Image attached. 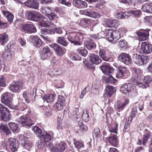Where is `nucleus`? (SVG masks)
<instances>
[{"label":"nucleus","instance_id":"obj_1","mask_svg":"<svg viewBox=\"0 0 152 152\" xmlns=\"http://www.w3.org/2000/svg\"><path fill=\"white\" fill-rule=\"evenodd\" d=\"M152 81V77L149 75L144 77L142 80L141 77L137 76L133 82V83L135 85L142 88H145L148 87L149 84Z\"/></svg>","mask_w":152,"mask_h":152},{"label":"nucleus","instance_id":"obj_2","mask_svg":"<svg viewBox=\"0 0 152 152\" xmlns=\"http://www.w3.org/2000/svg\"><path fill=\"white\" fill-rule=\"evenodd\" d=\"M106 37L113 43H115L120 38V34L117 30L112 29H108L106 31Z\"/></svg>","mask_w":152,"mask_h":152},{"label":"nucleus","instance_id":"obj_3","mask_svg":"<svg viewBox=\"0 0 152 152\" xmlns=\"http://www.w3.org/2000/svg\"><path fill=\"white\" fill-rule=\"evenodd\" d=\"M82 35L80 33H73L68 37V40L74 45H80L82 43L81 42L80 38L82 37Z\"/></svg>","mask_w":152,"mask_h":152},{"label":"nucleus","instance_id":"obj_4","mask_svg":"<svg viewBox=\"0 0 152 152\" xmlns=\"http://www.w3.org/2000/svg\"><path fill=\"white\" fill-rule=\"evenodd\" d=\"M121 92L124 94L129 93L133 94L135 93L137 94V91L134 86L130 83L124 84L122 85L120 88Z\"/></svg>","mask_w":152,"mask_h":152},{"label":"nucleus","instance_id":"obj_5","mask_svg":"<svg viewBox=\"0 0 152 152\" xmlns=\"http://www.w3.org/2000/svg\"><path fill=\"white\" fill-rule=\"evenodd\" d=\"M0 113L2 114L1 118L5 121H8L11 117L10 111L8 109L0 103Z\"/></svg>","mask_w":152,"mask_h":152},{"label":"nucleus","instance_id":"obj_6","mask_svg":"<svg viewBox=\"0 0 152 152\" xmlns=\"http://www.w3.org/2000/svg\"><path fill=\"white\" fill-rule=\"evenodd\" d=\"M133 59L134 63L138 66H141L146 64L148 61L149 59L146 56H141L139 55L134 54Z\"/></svg>","mask_w":152,"mask_h":152},{"label":"nucleus","instance_id":"obj_7","mask_svg":"<svg viewBox=\"0 0 152 152\" xmlns=\"http://www.w3.org/2000/svg\"><path fill=\"white\" fill-rule=\"evenodd\" d=\"M66 145V143L65 142L61 141L54 146L52 144L49 148L51 152H63L65 149Z\"/></svg>","mask_w":152,"mask_h":152},{"label":"nucleus","instance_id":"obj_8","mask_svg":"<svg viewBox=\"0 0 152 152\" xmlns=\"http://www.w3.org/2000/svg\"><path fill=\"white\" fill-rule=\"evenodd\" d=\"M23 84L21 81H13L10 85L9 88L10 91L15 93H19L22 89Z\"/></svg>","mask_w":152,"mask_h":152},{"label":"nucleus","instance_id":"obj_9","mask_svg":"<svg viewBox=\"0 0 152 152\" xmlns=\"http://www.w3.org/2000/svg\"><path fill=\"white\" fill-rule=\"evenodd\" d=\"M17 121L21 124L23 126L30 127L34 124L35 121H33L29 118L25 116H22L17 119Z\"/></svg>","mask_w":152,"mask_h":152},{"label":"nucleus","instance_id":"obj_10","mask_svg":"<svg viewBox=\"0 0 152 152\" xmlns=\"http://www.w3.org/2000/svg\"><path fill=\"white\" fill-rule=\"evenodd\" d=\"M39 137L41 143L44 145L50 148L52 145V143L50 142L51 140V135L48 133H44L42 134Z\"/></svg>","mask_w":152,"mask_h":152},{"label":"nucleus","instance_id":"obj_11","mask_svg":"<svg viewBox=\"0 0 152 152\" xmlns=\"http://www.w3.org/2000/svg\"><path fill=\"white\" fill-rule=\"evenodd\" d=\"M52 53L50 48L48 46L41 48L39 50V55L41 59L44 60L49 58Z\"/></svg>","mask_w":152,"mask_h":152},{"label":"nucleus","instance_id":"obj_12","mask_svg":"<svg viewBox=\"0 0 152 152\" xmlns=\"http://www.w3.org/2000/svg\"><path fill=\"white\" fill-rule=\"evenodd\" d=\"M152 51V45L146 42H143L141 43L140 52L142 54H148Z\"/></svg>","mask_w":152,"mask_h":152},{"label":"nucleus","instance_id":"obj_13","mask_svg":"<svg viewBox=\"0 0 152 152\" xmlns=\"http://www.w3.org/2000/svg\"><path fill=\"white\" fill-rule=\"evenodd\" d=\"M28 20L36 21L39 20L42 15L36 11H29L26 14Z\"/></svg>","mask_w":152,"mask_h":152},{"label":"nucleus","instance_id":"obj_14","mask_svg":"<svg viewBox=\"0 0 152 152\" xmlns=\"http://www.w3.org/2000/svg\"><path fill=\"white\" fill-rule=\"evenodd\" d=\"M104 21L105 26L107 27L117 28L119 25V21L117 20L106 18Z\"/></svg>","mask_w":152,"mask_h":152},{"label":"nucleus","instance_id":"obj_15","mask_svg":"<svg viewBox=\"0 0 152 152\" xmlns=\"http://www.w3.org/2000/svg\"><path fill=\"white\" fill-rule=\"evenodd\" d=\"M118 60L127 65L131 63V58L129 54L125 53H122L118 57Z\"/></svg>","mask_w":152,"mask_h":152},{"label":"nucleus","instance_id":"obj_16","mask_svg":"<svg viewBox=\"0 0 152 152\" xmlns=\"http://www.w3.org/2000/svg\"><path fill=\"white\" fill-rule=\"evenodd\" d=\"M23 29L28 33H35L37 31L35 26L32 23L25 24L22 26Z\"/></svg>","mask_w":152,"mask_h":152},{"label":"nucleus","instance_id":"obj_17","mask_svg":"<svg viewBox=\"0 0 152 152\" xmlns=\"http://www.w3.org/2000/svg\"><path fill=\"white\" fill-rule=\"evenodd\" d=\"M8 142L10 148L12 151L13 152L17 151L19 147V144L15 138H9Z\"/></svg>","mask_w":152,"mask_h":152},{"label":"nucleus","instance_id":"obj_18","mask_svg":"<svg viewBox=\"0 0 152 152\" xmlns=\"http://www.w3.org/2000/svg\"><path fill=\"white\" fill-rule=\"evenodd\" d=\"M24 5L28 7L37 10L39 7V4L35 0H28L24 3Z\"/></svg>","mask_w":152,"mask_h":152},{"label":"nucleus","instance_id":"obj_19","mask_svg":"<svg viewBox=\"0 0 152 152\" xmlns=\"http://www.w3.org/2000/svg\"><path fill=\"white\" fill-rule=\"evenodd\" d=\"M49 46L53 48L57 54L59 56H62L64 54V52L62 47L57 43H53Z\"/></svg>","mask_w":152,"mask_h":152},{"label":"nucleus","instance_id":"obj_20","mask_svg":"<svg viewBox=\"0 0 152 152\" xmlns=\"http://www.w3.org/2000/svg\"><path fill=\"white\" fill-rule=\"evenodd\" d=\"M1 102L7 106L10 105L12 102V100L10 95L8 93H5L2 95Z\"/></svg>","mask_w":152,"mask_h":152},{"label":"nucleus","instance_id":"obj_21","mask_svg":"<svg viewBox=\"0 0 152 152\" xmlns=\"http://www.w3.org/2000/svg\"><path fill=\"white\" fill-rule=\"evenodd\" d=\"M100 68L102 72L106 75H108L113 72V68L106 64H103Z\"/></svg>","mask_w":152,"mask_h":152},{"label":"nucleus","instance_id":"obj_22","mask_svg":"<svg viewBox=\"0 0 152 152\" xmlns=\"http://www.w3.org/2000/svg\"><path fill=\"white\" fill-rule=\"evenodd\" d=\"M141 10L144 12L152 13V3H148L143 4Z\"/></svg>","mask_w":152,"mask_h":152},{"label":"nucleus","instance_id":"obj_23","mask_svg":"<svg viewBox=\"0 0 152 152\" xmlns=\"http://www.w3.org/2000/svg\"><path fill=\"white\" fill-rule=\"evenodd\" d=\"M8 46L7 45V48H5L3 55L5 58L8 60H9L12 59L14 52L13 51L11 50L10 48H8Z\"/></svg>","mask_w":152,"mask_h":152},{"label":"nucleus","instance_id":"obj_24","mask_svg":"<svg viewBox=\"0 0 152 152\" xmlns=\"http://www.w3.org/2000/svg\"><path fill=\"white\" fill-rule=\"evenodd\" d=\"M73 4L79 8H86L87 6L86 2L80 0H74L73 1Z\"/></svg>","mask_w":152,"mask_h":152},{"label":"nucleus","instance_id":"obj_25","mask_svg":"<svg viewBox=\"0 0 152 152\" xmlns=\"http://www.w3.org/2000/svg\"><path fill=\"white\" fill-rule=\"evenodd\" d=\"M89 59L91 62L96 65L99 64L102 61V60L97 55L94 54L90 56Z\"/></svg>","mask_w":152,"mask_h":152},{"label":"nucleus","instance_id":"obj_26","mask_svg":"<svg viewBox=\"0 0 152 152\" xmlns=\"http://www.w3.org/2000/svg\"><path fill=\"white\" fill-rule=\"evenodd\" d=\"M56 95L54 94H48L45 95L42 97L44 102L46 101L47 103H50L53 102L55 99Z\"/></svg>","mask_w":152,"mask_h":152},{"label":"nucleus","instance_id":"obj_27","mask_svg":"<svg viewBox=\"0 0 152 152\" xmlns=\"http://www.w3.org/2000/svg\"><path fill=\"white\" fill-rule=\"evenodd\" d=\"M30 38L31 41L34 44L35 46L39 48L42 45V42L40 39L33 36H31Z\"/></svg>","mask_w":152,"mask_h":152},{"label":"nucleus","instance_id":"obj_28","mask_svg":"<svg viewBox=\"0 0 152 152\" xmlns=\"http://www.w3.org/2000/svg\"><path fill=\"white\" fill-rule=\"evenodd\" d=\"M107 140L109 143L114 146H116L118 142L116 135L109 137Z\"/></svg>","mask_w":152,"mask_h":152},{"label":"nucleus","instance_id":"obj_29","mask_svg":"<svg viewBox=\"0 0 152 152\" xmlns=\"http://www.w3.org/2000/svg\"><path fill=\"white\" fill-rule=\"evenodd\" d=\"M137 34L139 37V40L141 41L146 40L148 38L149 35L148 31L145 32H138Z\"/></svg>","mask_w":152,"mask_h":152},{"label":"nucleus","instance_id":"obj_30","mask_svg":"<svg viewBox=\"0 0 152 152\" xmlns=\"http://www.w3.org/2000/svg\"><path fill=\"white\" fill-rule=\"evenodd\" d=\"M8 40V36L5 33L0 34V43L2 45H5Z\"/></svg>","mask_w":152,"mask_h":152},{"label":"nucleus","instance_id":"obj_31","mask_svg":"<svg viewBox=\"0 0 152 152\" xmlns=\"http://www.w3.org/2000/svg\"><path fill=\"white\" fill-rule=\"evenodd\" d=\"M46 19V18H44V20H42L39 23V25L42 27H48L49 28H52V29L55 28L56 27L54 23L50 22H49V24H48L45 21V20Z\"/></svg>","mask_w":152,"mask_h":152},{"label":"nucleus","instance_id":"obj_32","mask_svg":"<svg viewBox=\"0 0 152 152\" xmlns=\"http://www.w3.org/2000/svg\"><path fill=\"white\" fill-rule=\"evenodd\" d=\"M23 97L24 98L26 101L28 103L31 102L33 101L34 97L31 94H29L27 91H25L23 94Z\"/></svg>","mask_w":152,"mask_h":152},{"label":"nucleus","instance_id":"obj_33","mask_svg":"<svg viewBox=\"0 0 152 152\" xmlns=\"http://www.w3.org/2000/svg\"><path fill=\"white\" fill-rule=\"evenodd\" d=\"M84 14L94 18H98L100 17V15L99 13L93 11L91 12L85 11L84 12Z\"/></svg>","mask_w":152,"mask_h":152},{"label":"nucleus","instance_id":"obj_34","mask_svg":"<svg viewBox=\"0 0 152 152\" xmlns=\"http://www.w3.org/2000/svg\"><path fill=\"white\" fill-rule=\"evenodd\" d=\"M105 94L108 95L110 97L114 94L115 91V89L113 86L108 85L106 87Z\"/></svg>","mask_w":152,"mask_h":152},{"label":"nucleus","instance_id":"obj_35","mask_svg":"<svg viewBox=\"0 0 152 152\" xmlns=\"http://www.w3.org/2000/svg\"><path fill=\"white\" fill-rule=\"evenodd\" d=\"M126 68L124 67L119 68L117 70L116 77L118 78L122 77L126 73Z\"/></svg>","mask_w":152,"mask_h":152},{"label":"nucleus","instance_id":"obj_36","mask_svg":"<svg viewBox=\"0 0 152 152\" xmlns=\"http://www.w3.org/2000/svg\"><path fill=\"white\" fill-rule=\"evenodd\" d=\"M85 46L88 50L95 49L96 48V45L94 43L88 42L87 40H86L84 42Z\"/></svg>","mask_w":152,"mask_h":152},{"label":"nucleus","instance_id":"obj_37","mask_svg":"<svg viewBox=\"0 0 152 152\" xmlns=\"http://www.w3.org/2000/svg\"><path fill=\"white\" fill-rule=\"evenodd\" d=\"M93 21V20L90 19H83L80 20V25L84 27L85 26H86V25H91V24Z\"/></svg>","mask_w":152,"mask_h":152},{"label":"nucleus","instance_id":"obj_38","mask_svg":"<svg viewBox=\"0 0 152 152\" xmlns=\"http://www.w3.org/2000/svg\"><path fill=\"white\" fill-rule=\"evenodd\" d=\"M40 10L43 14L47 16L52 12V10L49 7H42L41 9Z\"/></svg>","mask_w":152,"mask_h":152},{"label":"nucleus","instance_id":"obj_39","mask_svg":"<svg viewBox=\"0 0 152 152\" xmlns=\"http://www.w3.org/2000/svg\"><path fill=\"white\" fill-rule=\"evenodd\" d=\"M51 30H50L46 28H44L43 29H41L40 30V32L41 34H54L55 33V32L53 30H54V28L53 29H52V28H50Z\"/></svg>","mask_w":152,"mask_h":152},{"label":"nucleus","instance_id":"obj_40","mask_svg":"<svg viewBox=\"0 0 152 152\" xmlns=\"http://www.w3.org/2000/svg\"><path fill=\"white\" fill-rule=\"evenodd\" d=\"M0 132H4L7 133L6 134H9L10 133V131L8 129L6 124H1L0 125Z\"/></svg>","mask_w":152,"mask_h":152},{"label":"nucleus","instance_id":"obj_41","mask_svg":"<svg viewBox=\"0 0 152 152\" xmlns=\"http://www.w3.org/2000/svg\"><path fill=\"white\" fill-rule=\"evenodd\" d=\"M73 142L75 147L77 149L83 148L84 147V144L80 141L74 139Z\"/></svg>","mask_w":152,"mask_h":152},{"label":"nucleus","instance_id":"obj_42","mask_svg":"<svg viewBox=\"0 0 152 152\" xmlns=\"http://www.w3.org/2000/svg\"><path fill=\"white\" fill-rule=\"evenodd\" d=\"M57 42L59 44L64 46H66L68 45V43L64 37H58Z\"/></svg>","mask_w":152,"mask_h":152},{"label":"nucleus","instance_id":"obj_43","mask_svg":"<svg viewBox=\"0 0 152 152\" xmlns=\"http://www.w3.org/2000/svg\"><path fill=\"white\" fill-rule=\"evenodd\" d=\"M8 125L10 129L13 132H16L18 129V125L15 123L10 122Z\"/></svg>","mask_w":152,"mask_h":152},{"label":"nucleus","instance_id":"obj_44","mask_svg":"<svg viewBox=\"0 0 152 152\" xmlns=\"http://www.w3.org/2000/svg\"><path fill=\"white\" fill-rule=\"evenodd\" d=\"M83 120L85 122H87L89 120V116L88 111L86 110L85 111H83L82 117Z\"/></svg>","mask_w":152,"mask_h":152},{"label":"nucleus","instance_id":"obj_45","mask_svg":"<svg viewBox=\"0 0 152 152\" xmlns=\"http://www.w3.org/2000/svg\"><path fill=\"white\" fill-rule=\"evenodd\" d=\"M34 134L37 136L40 137L41 135L42 132L41 129L37 126H34L33 128Z\"/></svg>","mask_w":152,"mask_h":152},{"label":"nucleus","instance_id":"obj_46","mask_svg":"<svg viewBox=\"0 0 152 152\" xmlns=\"http://www.w3.org/2000/svg\"><path fill=\"white\" fill-rule=\"evenodd\" d=\"M129 102V100L128 99H125L124 102L123 103L118 102L117 104V108L118 109L120 110L122 109V108L126 104H127Z\"/></svg>","mask_w":152,"mask_h":152},{"label":"nucleus","instance_id":"obj_47","mask_svg":"<svg viewBox=\"0 0 152 152\" xmlns=\"http://www.w3.org/2000/svg\"><path fill=\"white\" fill-rule=\"evenodd\" d=\"M117 31L118 32L119 34H120V37L125 35L126 32L127 31V30L126 28L123 27H120L118 29Z\"/></svg>","mask_w":152,"mask_h":152},{"label":"nucleus","instance_id":"obj_48","mask_svg":"<svg viewBox=\"0 0 152 152\" xmlns=\"http://www.w3.org/2000/svg\"><path fill=\"white\" fill-rule=\"evenodd\" d=\"M19 140L20 142L24 147L26 143L27 142V138L22 135L20 136Z\"/></svg>","mask_w":152,"mask_h":152},{"label":"nucleus","instance_id":"obj_49","mask_svg":"<svg viewBox=\"0 0 152 152\" xmlns=\"http://www.w3.org/2000/svg\"><path fill=\"white\" fill-rule=\"evenodd\" d=\"M64 105L61 104L57 102L54 105V107L55 109L58 110H62L64 106Z\"/></svg>","mask_w":152,"mask_h":152},{"label":"nucleus","instance_id":"obj_50","mask_svg":"<svg viewBox=\"0 0 152 152\" xmlns=\"http://www.w3.org/2000/svg\"><path fill=\"white\" fill-rule=\"evenodd\" d=\"M118 126V124L116 123L115 124L113 125L112 126L110 129V132H113L117 134Z\"/></svg>","mask_w":152,"mask_h":152},{"label":"nucleus","instance_id":"obj_51","mask_svg":"<svg viewBox=\"0 0 152 152\" xmlns=\"http://www.w3.org/2000/svg\"><path fill=\"white\" fill-rule=\"evenodd\" d=\"M77 51L78 53L84 56H86L88 53L87 50L86 49H77Z\"/></svg>","mask_w":152,"mask_h":152},{"label":"nucleus","instance_id":"obj_52","mask_svg":"<svg viewBox=\"0 0 152 152\" xmlns=\"http://www.w3.org/2000/svg\"><path fill=\"white\" fill-rule=\"evenodd\" d=\"M62 119L61 117H58L57 122V128L59 129H63Z\"/></svg>","mask_w":152,"mask_h":152},{"label":"nucleus","instance_id":"obj_53","mask_svg":"<svg viewBox=\"0 0 152 152\" xmlns=\"http://www.w3.org/2000/svg\"><path fill=\"white\" fill-rule=\"evenodd\" d=\"M137 113V107L136 106H134L133 107L132 111V113L130 117L131 121L132 120L133 118L136 115Z\"/></svg>","mask_w":152,"mask_h":152},{"label":"nucleus","instance_id":"obj_54","mask_svg":"<svg viewBox=\"0 0 152 152\" xmlns=\"http://www.w3.org/2000/svg\"><path fill=\"white\" fill-rule=\"evenodd\" d=\"M119 45L121 48H125L127 45V43L124 39H121L118 42Z\"/></svg>","mask_w":152,"mask_h":152},{"label":"nucleus","instance_id":"obj_55","mask_svg":"<svg viewBox=\"0 0 152 152\" xmlns=\"http://www.w3.org/2000/svg\"><path fill=\"white\" fill-rule=\"evenodd\" d=\"M6 86V80L4 77L1 76L0 78V86L5 87Z\"/></svg>","mask_w":152,"mask_h":152},{"label":"nucleus","instance_id":"obj_56","mask_svg":"<svg viewBox=\"0 0 152 152\" xmlns=\"http://www.w3.org/2000/svg\"><path fill=\"white\" fill-rule=\"evenodd\" d=\"M54 72H55L56 74H55V77H57L63 73L62 70L60 68H54Z\"/></svg>","mask_w":152,"mask_h":152},{"label":"nucleus","instance_id":"obj_57","mask_svg":"<svg viewBox=\"0 0 152 152\" xmlns=\"http://www.w3.org/2000/svg\"><path fill=\"white\" fill-rule=\"evenodd\" d=\"M88 91V89H87V87L86 86L84 89L82 90L81 94L80 96V98H83Z\"/></svg>","mask_w":152,"mask_h":152},{"label":"nucleus","instance_id":"obj_58","mask_svg":"<svg viewBox=\"0 0 152 152\" xmlns=\"http://www.w3.org/2000/svg\"><path fill=\"white\" fill-rule=\"evenodd\" d=\"M57 102L64 105V97L62 96L61 95L59 96L58 98V99Z\"/></svg>","mask_w":152,"mask_h":152},{"label":"nucleus","instance_id":"obj_59","mask_svg":"<svg viewBox=\"0 0 152 152\" xmlns=\"http://www.w3.org/2000/svg\"><path fill=\"white\" fill-rule=\"evenodd\" d=\"M131 12L135 17H139L141 12L140 10H136L132 11Z\"/></svg>","mask_w":152,"mask_h":152},{"label":"nucleus","instance_id":"obj_60","mask_svg":"<svg viewBox=\"0 0 152 152\" xmlns=\"http://www.w3.org/2000/svg\"><path fill=\"white\" fill-rule=\"evenodd\" d=\"M87 129V127L86 126L83 124L82 123H81L80 125L79 126V129L80 131L79 132H80L81 131L84 130H86Z\"/></svg>","mask_w":152,"mask_h":152},{"label":"nucleus","instance_id":"obj_61","mask_svg":"<svg viewBox=\"0 0 152 152\" xmlns=\"http://www.w3.org/2000/svg\"><path fill=\"white\" fill-rule=\"evenodd\" d=\"M50 20H52L57 17L56 15L54 13H52L48 15L47 16Z\"/></svg>","mask_w":152,"mask_h":152},{"label":"nucleus","instance_id":"obj_62","mask_svg":"<svg viewBox=\"0 0 152 152\" xmlns=\"http://www.w3.org/2000/svg\"><path fill=\"white\" fill-rule=\"evenodd\" d=\"M145 22L152 24V16H148L145 18Z\"/></svg>","mask_w":152,"mask_h":152},{"label":"nucleus","instance_id":"obj_63","mask_svg":"<svg viewBox=\"0 0 152 152\" xmlns=\"http://www.w3.org/2000/svg\"><path fill=\"white\" fill-rule=\"evenodd\" d=\"M7 26V24L0 20V29H3Z\"/></svg>","mask_w":152,"mask_h":152},{"label":"nucleus","instance_id":"obj_64","mask_svg":"<svg viewBox=\"0 0 152 152\" xmlns=\"http://www.w3.org/2000/svg\"><path fill=\"white\" fill-rule=\"evenodd\" d=\"M110 56L106 54V53L102 56L101 58L103 60L105 61H107L109 60Z\"/></svg>","mask_w":152,"mask_h":152}]
</instances>
